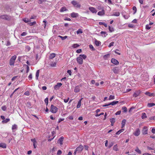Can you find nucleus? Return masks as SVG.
Listing matches in <instances>:
<instances>
[{
  "instance_id": "54",
  "label": "nucleus",
  "mask_w": 155,
  "mask_h": 155,
  "mask_svg": "<svg viewBox=\"0 0 155 155\" xmlns=\"http://www.w3.org/2000/svg\"><path fill=\"white\" fill-rule=\"evenodd\" d=\"M25 48L28 50V51H29L31 49L30 47L28 45L26 46H25Z\"/></svg>"
},
{
  "instance_id": "3",
  "label": "nucleus",
  "mask_w": 155,
  "mask_h": 155,
  "mask_svg": "<svg viewBox=\"0 0 155 155\" xmlns=\"http://www.w3.org/2000/svg\"><path fill=\"white\" fill-rule=\"evenodd\" d=\"M58 108L53 105H51L50 111L53 113H55L58 111Z\"/></svg>"
},
{
  "instance_id": "14",
  "label": "nucleus",
  "mask_w": 155,
  "mask_h": 155,
  "mask_svg": "<svg viewBox=\"0 0 155 155\" xmlns=\"http://www.w3.org/2000/svg\"><path fill=\"white\" fill-rule=\"evenodd\" d=\"M113 71L115 74H118L119 71V69L117 67H115L113 69Z\"/></svg>"
},
{
  "instance_id": "42",
  "label": "nucleus",
  "mask_w": 155,
  "mask_h": 155,
  "mask_svg": "<svg viewBox=\"0 0 155 155\" xmlns=\"http://www.w3.org/2000/svg\"><path fill=\"white\" fill-rule=\"evenodd\" d=\"M79 56L84 59H85L87 57L86 55L85 54H80Z\"/></svg>"
},
{
  "instance_id": "46",
  "label": "nucleus",
  "mask_w": 155,
  "mask_h": 155,
  "mask_svg": "<svg viewBox=\"0 0 155 155\" xmlns=\"http://www.w3.org/2000/svg\"><path fill=\"white\" fill-rule=\"evenodd\" d=\"M133 10L134 11V14L137 12V8H136V7L135 6H134L133 7Z\"/></svg>"
},
{
  "instance_id": "8",
  "label": "nucleus",
  "mask_w": 155,
  "mask_h": 155,
  "mask_svg": "<svg viewBox=\"0 0 155 155\" xmlns=\"http://www.w3.org/2000/svg\"><path fill=\"white\" fill-rule=\"evenodd\" d=\"M62 85V84L61 83H57V84L55 85L54 87V89L56 90H58L59 89Z\"/></svg>"
},
{
  "instance_id": "9",
  "label": "nucleus",
  "mask_w": 155,
  "mask_h": 155,
  "mask_svg": "<svg viewBox=\"0 0 155 155\" xmlns=\"http://www.w3.org/2000/svg\"><path fill=\"white\" fill-rule=\"evenodd\" d=\"M70 15L71 17L73 18H77L79 16V14L78 13H76L74 12L71 13Z\"/></svg>"
},
{
  "instance_id": "24",
  "label": "nucleus",
  "mask_w": 155,
  "mask_h": 155,
  "mask_svg": "<svg viewBox=\"0 0 155 155\" xmlns=\"http://www.w3.org/2000/svg\"><path fill=\"white\" fill-rule=\"evenodd\" d=\"M122 109L124 113H126L127 111V108L126 107H123L122 108Z\"/></svg>"
},
{
  "instance_id": "57",
  "label": "nucleus",
  "mask_w": 155,
  "mask_h": 155,
  "mask_svg": "<svg viewBox=\"0 0 155 155\" xmlns=\"http://www.w3.org/2000/svg\"><path fill=\"white\" fill-rule=\"evenodd\" d=\"M62 152L61 150H59L57 152V155H61V154Z\"/></svg>"
},
{
  "instance_id": "29",
  "label": "nucleus",
  "mask_w": 155,
  "mask_h": 155,
  "mask_svg": "<svg viewBox=\"0 0 155 155\" xmlns=\"http://www.w3.org/2000/svg\"><path fill=\"white\" fill-rule=\"evenodd\" d=\"M155 105V104L154 103H149L148 104L147 106L149 107H151Z\"/></svg>"
},
{
  "instance_id": "19",
  "label": "nucleus",
  "mask_w": 155,
  "mask_h": 155,
  "mask_svg": "<svg viewBox=\"0 0 155 155\" xmlns=\"http://www.w3.org/2000/svg\"><path fill=\"white\" fill-rule=\"evenodd\" d=\"M83 99V98H81L80 100L79 101H78V104L77 105V108H79V107H81V100H82V99Z\"/></svg>"
},
{
  "instance_id": "55",
  "label": "nucleus",
  "mask_w": 155,
  "mask_h": 155,
  "mask_svg": "<svg viewBox=\"0 0 155 155\" xmlns=\"http://www.w3.org/2000/svg\"><path fill=\"white\" fill-rule=\"evenodd\" d=\"M26 67H27L26 68V73H28L29 71V68L28 65H26Z\"/></svg>"
},
{
  "instance_id": "39",
  "label": "nucleus",
  "mask_w": 155,
  "mask_h": 155,
  "mask_svg": "<svg viewBox=\"0 0 155 155\" xmlns=\"http://www.w3.org/2000/svg\"><path fill=\"white\" fill-rule=\"evenodd\" d=\"M101 35H104V37H105L107 35L105 31H101Z\"/></svg>"
},
{
  "instance_id": "60",
  "label": "nucleus",
  "mask_w": 155,
  "mask_h": 155,
  "mask_svg": "<svg viewBox=\"0 0 155 155\" xmlns=\"http://www.w3.org/2000/svg\"><path fill=\"white\" fill-rule=\"evenodd\" d=\"M31 140L33 143H37L36 140L35 138L31 139Z\"/></svg>"
},
{
  "instance_id": "61",
  "label": "nucleus",
  "mask_w": 155,
  "mask_h": 155,
  "mask_svg": "<svg viewBox=\"0 0 155 155\" xmlns=\"http://www.w3.org/2000/svg\"><path fill=\"white\" fill-rule=\"evenodd\" d=\"M135 107H132L131 108H130V109L129 110V113L131 112L132 111V110L134 109Z\"/></svg>"
},
{
  "instance_id": "25",
  "label": "nucleus",
  "mask_w": 155,
  "mask_h": 155,
  "mask_svg": "<svg viewBox=\"0 0 155 155\" xmlns=\"http://www.w3.org/2000/svg\"><path fill=\"white\" fill-rule=\"evenodd\" d=\"M120 13L118 12H114L113 13V15L116 16H118L120 15Z\"/></svg>"
},
{
  "instance_id": "1",
  "label": "nucleus",
  "mask_w": 155,
  "mask_h": 155,
  "mask_svg": "<svg viewBox=\"0 0 155 155\" xmlns=\"http://www.w3.org/2000/svg\"><path fill=\"white\" fill-rule=\"evenodd\" d=\"M0 18L7 21H10L12 20V17L9 15L5 14L0 15Z\"/></svg>"
},
{
  "instance_id": "17",
  "label": "nucleus",
  "mask_w": 155,
  "mask_h": 155,
  "mask_svg": "<svg viewBox=\"0 0 155 155\" xmlns=\"http://www.w3.org/2000/svg\"><path fill=\"white\" fill-rule=\"evenodd\" d=\"M64 137H61L58 140V142H59L60 143L61 145H62L63 144V141L64 140Z\"/></svg>"
},
{
  "instance_id": "12",
  "label": "nucleus",
  "mask_w": 155,
  "mask_h": 155,
  "mask_svg": "<svg viewBox=\"0 0 155 155\" xmlns=\"http://www.w3.org/2000/svg\"><path fill=\"white\" fill-rule=\"evenodd\" d=\"M80 86H79L78 85L76 86L75 87V88L74 89V92L75 93H77L80 91Z\"/></svg>"
},
{
  "instance_id": "7",
  "label": "nucleus",
  "mask_w": 155,
  "mask_h": 155,
  "mask_svg": "<svg viewBox=\"0 0 155 155\" xmlns=\"http://www.w3.org/2000/svg\"><path fill=\"white\" fill-rule=\"evenodd\" d=\"M148 128L147 127H144L142 130V132L143 134L145 135L147 134Z\"/></svg>"
},
{
  "instance_id": "58",
  "label": "nucleus",
  "mask_w": 155,
  "mask_h": 155,
  "mask_svg": "<svg viewBox=\"0 0 155 155\" xmlns=\"http://www.w3.org/2000/svg\"><path fill=\"white\" fill-rule=\"evenodd\" d=\"M24 94L27 96H29L30 95L29 92L28 91H26L25 93Z\"/></svg>"
},
{
  "instance_id": "43",
  "label": "nucleus",
  "mask_w": 155,
  "mask_h": 155,
  "mask_svg": "<svg viewBox=\"0 0 155 155\" xmlns=\"http://www.w3.org/2000/svg\"><path fill=\"white\" fill-rule=\"evenodd\" d=\"M89 46L90 48L92 50V51H94L95 50V49L94 48V47L92 45H90Z\"/></svg>"
},
{
  "instance_id": "26",
  "label": "nucleus",
  "mask_w": 155,
  "mask_h": 155,
  "mask_svg": "<svg viewBox=\"0 0 155 155\" xmlns=\"http://www.w3.org/2000/svg\"><path fill=\"white\" fill-rule=\"evenodd\" d=\"M124 130V129H122L118 130L117 132H116V135L119 134L121 132H123Z\"/></svg>"
},
{
  "instance_id": "23",
  "label": "nucleus",
  "mask_w": 155,
  "mask_h": 155,
  "mask_svg": "<svg viewBox=\"0 0 155 155\" xmlns=\"http://www.w3.org/2000/svg\"><path fill=\"white\" fill-rule=\"evenodd\" d=\"M140 94V92L137 91L136 92L134 93L133 94V96L134 97H137Z\"/></svg>"
},
{
  "instance_id": "5",
  "label": "nucleus",
  "mask_w": 155,
  "mask_h": 155,
  "mask_svg": "<svg viewBox=\"0 0 155 155\" xmlns=\"http://www.w3.org/2000/svg\"><path fill=\"white\" fill-rule=\"evenodd\" d=\"M77 61L79 64H82L83 63V60L81 57L79 56L77 58Z\"/></svg>"
},
{
  "instance_id": "2",
  "label": "nucleus",
  "mask_w": 155,
  "mask_h": 155,
  "mask_svg": "<svg viewBox=\"0 0 155 155\" xmlns=\"http://www.w3.org/2000/svg\"><path fill=\"white\" fill-rule=\"evenodd\" d=\"M16 58V55H14L11 58L9 61V65L10 66H14L15 61V60Z\"/></svg>"
},
{
  "instance_id": "45",
  "label": "nucleus",
  "mask_w": 155,
  "mask_h": 155,
  "mask_svg": "<svg viewBox=\"0 0 155 155\" xmlns=\"http://www.w3.org/2000/svg\"><path fill=\"white\" fill-rule=\"evenodd\" d=\"M111 123H114L115 121V119L114 118L110 119V120Z\"/></svg>"
},
{
  "instance_id": "50",
  "label": "nucleus",
  "mask_w": 155,
  "mask_h": 155,
  "mask_svg": "<svg viewBox=\"0 0 155 155\" xmlns=\"http://www.w3.org/2000/svg\"><path fill=\"white\" fill-rule=\"evenodd\" d=\"M48 98L47 97L45 100V103H46L47 105H48Z\"/></svg>"
},
{
  "instance_id": "62",
  "label": "nucleus",
  "mask_w": 155,
  "mask_h": 155,
  "mask_svg": "<svg viewBox=\"0 0 155 155\" xmlns=\"http://www.w3.org/2000/svg\"><path fill=\"white\" fill-rule=\"evenodd\" d=\"M64 120V118H60L59 119L58 121V123H60L61 121H63Z\"/></svg>"
},
{
  "instance_id": "13",
  "label": "nucleus",
  "mask_w": 155,
  "mask_h": 155,
  "mask_svg": "<svg viewBox=\"0 0 155 155\" xmlns=\"http://www.w3.org/2000/svg\"><path fill=\"white\" fill-rule=\"evenodd\" d=\"M89 9L93 13H96L97 12V11L95 8L93 7H89Z\"/></svg>"
},
{
  "instance_id": "40",
  "label": "nucleus",
  "mask_w": 155,
  "mask_h": 155,
  "mask_svg": "<svg viewBox=\"0 0 155 155\" xmlns=\"http://www.w3.org/2000/svg\"><path fill=\"white\" fill-rule=\"evenodd\" d=\"M109 56H110L109 54H107L104 55V56L103 57H104V59L105 60H106L109 57Z\"/></svg>"
},
{
  "instance_id": "15",
  "label": "nucleus",
  "mask_w": 155,
  "mask_h": 155,
  "mask_svg": "<svg viewBox=\"0 0 155 155\" xmlns=\"http://www.w3.org/2000/svg\"><path fill=\"white\" fill-rule=\"evenodd\" d=\"M94 43L96 46H98L100 45L101 42L100 41H98L94 38Z\"/></svg>"
},
{
  "instance_id": "38",
  "label": "nucleus",
  "mask_w": 155,
  "mask_h": 155,
  "mask_svg": "<svg viewBox=\"0 0 155 155\" xmlns=\"http://www.w3.org/2000/svg\"><path fill=\"white\" fill-rule=\"evenodd\" d=\"M58 37L60 38H61V40H63L66 39L67 37V36H65L64 37H63L60 35H58Z\"/></svg>"
},
{
  "instance_id": "41",
  "label": "nucleus",
  "mask_w": 155,
  "mask_h": 155,
  "mask_svg": "<svg viewBox=\"0 0 155 155\" xmlns=\"http://www.w3.org/2000/svg\"><path fill=\"white\" fill-rule=\"evenodd\" d=\"M19 87H18V88H16V89H15L14 90V92L10 95V97H12L13 95L14 94L15 92L16 91H17L19 89Z\"/></svg>"
},
{
  "instance_id": "6",
  "label": "nucleus",
  "mask_w": 155,
  "mask_h": 155,
  "mask_svg": "<svg viewBox=\"0 0 155 155\" xmlns=\"http://www.w3.org/2000/svg\"><path fill=\"white\" fill-rule=\"evenodd\" d=\"M83 149V147L82 145H80L76 149V151H77L78 153H79Z\"/></svg>"
},
{
  "instance_id": "63",
  "label": "nucleus",
  "mask_w": 155,
  "mask_h": 155,
  "mask_svg": "<svg viewBox=\"0 0 155 155\" xmlns=\"http://www.w3.org/2000/svg\"><path fill=\"white\" fill-rule=\"evenodd\" d=\"M11 45V43L9 41H7L6 45L7 46H9Z\"/></svg>"
},
{
  "instance_id": "64",
  "label": "nucleus",
  "mask_w": 155,
  "mask_h": 155,
  "mask_svg": "<svg viewBox=\"0 0 155 155\" xmlns=\"http://www.w3.org/2000/svg\"><path fill=\"white\" fill-rule=\"evenodd\" d=\"M128 27L129 28H133L134 27V25L132 24H130L128 25Z\"/></svg>"
},
{
  "instance_id": "51",
  "label": "nucleus",
  "mask_w": 155,
  "mask_h": 155,
  "mask_svg": "<svg viewBox=\"0 0 155 155\" xmlns=\"http://www.w3.org/2000/svg\"><path fill=\"white\" fill-rule=\"evenodd\" d=\"M114 42H112L111 43H110L108 46V47L109 48L111 46H113L114 45Z\"/></svg>"
},
{
  "instance_id": "27",
  "label": "nucleus",
  "mask_w": 155,
  "mask_h": 155,
  "mask_svg": "<svg viewBox=\"0 0 155 155\" xmlns=\"http://www.w3.org/2000/svg\"><path fill=\"white\" fill-rule=\"evenodd\" d=\"M67 9H66L65 7H62L60 9V12H63L65 11H67Z\"/></svg>"
},
{
  "instance_id": "52",
  "label": "nucleus",
  "mask_w": 155,
  "mask_h": 155,
  "mask_svg": "<svg viewBox=\"0 0 155 155\" xmlns=\"http://www.w3.org/2000/svg\"><path fill=\"white\" fill-rule=\"evenodd\" d=\"M79 46V45L77 44H73V46L74 48H76Z\"/></svg>"
},
{
  "instance_id": "47",
  "label": "nucleus",
  "mask_w": 155,
  "mask_h": 155,
  "mask_svg": "<svg viewBox=\"0 0 155 155\" xmlns=\"http://www.w3.org/2000/svg\"><path fill=\"white\" fill-rule=\"evenodd\" d=\"M1 109L3 111H5L6 110L7 107L5 106H4L1 107Z\"/></svg>"
},
{
  "instance_id": "18",
  "label": "nucleus",
  "mask_w": 155,
  "mask_h": 155,
  "mask_svg": "<svg viewBox=\"0 0 155 155\" xmlns=\"http://www.w3.org/2000/svg\"><path fill=\"white\" fill-rule=\"evenodd\" d=\"M126 120L125 119H124L122 120L121 123V127L123 128L125 126V125L126 124Z\"/></svg>"
},
{
  "instance_id": "53",
  "label": "nucleus",
  "mask_w": 155,
  "mask_h": 155,
  "mask_svg": "<svg viewBox=\"0 0 155 155\" xmlns=\"http://www.w3.org/2000/svg\"><path fill=\"white\" fill-rule=\"evenodd\" d=\"M56 65V63L55 62L52 63L50 64L51 66V67H55Z\"/></svg>"
},
{
  "instance_id": "32",
  "label": "nucleus",
  "mask_w": 155,
  "mask_h": 155,
  "mask_svg": "<svg viewBox=\"0 0 155 155\" xmlns=\"http://www.w3.org/2000/svg\"><path fill=\"white\" fill-rule=\"evenodd\" d=\"M135 150L139 154H141V151L139 149L138 147L136 148Z\"/></svg>"
},
{
  "instance_id": "31",
  "label": "nucleus",
  "mask_w": 155,
  "mask_h": 155,
  "mask_svg": "<svg viewBox=\"0 0 155 155\" xmlns=\"http://www.w3.org/2000/svg\"><path fill=\"white\" fill-rule=\"evenodd\" d=\"M23 20L25 23H28L29 22L31 21L30 19H28V18H24L23 19Z\"/></svg>"
},
{
  "instance_id": "21",
  "label": "nucleus",
  "mask_w": 155,
  "mask_h": 155,
  "mask_svg": "<svg viewBox=\"0 0 155 155\" xmlns=\"http://www.w3.org/2000/svg\"><path fill=\"white\" fill-rule=\"evenodd\" d=\"M39 74V70H38L36 72V80H38V77Z\"/></svg>"
},
{
  "instance_id": "49",
  "label": "nucleus",
  "mask_w": 155,
  "mask_h": 155,
  "mask_svg": "<svg viewBox=\"0 0 155 155\" xmlns=\"http://www.w3.org/2000/svg\"><path fill=\"white\" fill-rule=\"evenodd\" d=\"M46 0H38V3L39 4H41L43 2H45Z\"/></svg>"
},
{
  "instance_id": "20",
  "label": "nucleus",
  "mask_w": 155,
  "mask_h": 155,
  "mask_svg": "<svg viewBox=\"0 0 155 155\" xmlns=\"http://www.w3.org/2000/svg\"><path fill=\"white\" fill-rule=\"evenodd\" d=\"M0 147L4 148H5L6 147V145L5 143H0Z\"/></svg>"
},
{
  "instance_id": "59",
  "label": "nucleus",
  "mask_w": 155,
  "mask_h": 155,
  "mask_svg": "<svg viewBox=\"0 0 155 155\" xmlns=\"http://www.w3.org/2000/svg\"><path fill=\"white\" fill-rule=\"evenodd\" d=\"M27 33L26 32H24L22 34H21V36H25L26 35Z\"/></svg>"
},
{
  "instance_id": "11",
  "label": "nucleus",
  "mask_w": 155,
  "mask_h": 155,
  "mask_svg": "<svg viewBox=\"0 0 155 155\" xmlns=\"http://www.w3.org/2000/svg\"><path fill=\"white\" fill-rule=\"evenodd\" d=\"M111 62L115 65H117L119 64V62L117 60L114 58L111 59Z\"/></svg>"
},
{
  "instance_id": "22",
  "label": "nucleus",
  "mask_w": 155,
  "mask_h": 155,
  "mask_svg": "<svg viewBox=\"0 0 155 155\" xmlns=\"http://www.w3.org/2000/svg\"><path fill=\"white\" fill-rule=\"evenodd\" d=\"M56 56V54L55 53L51 54L49 56V58L52 59L54 58Z\"/></svg>"
},
{
  "instance_id": "16",
  "label": "nucleus",
  "mask_w": 155,
  "mask_h": 155,
  "mask_svg": "<svg viewBox=\"0 0 155 155\" xmlns=\"http://www.w3.org/2000/svg\"><path fill=\"white\" fill-rule=\"evenodd\" d=\"M104 14L105 11L104 9H102L101 11L97 13L98 15L100 16H102L103 15H104Z\"/></svg>"
},
{
  "instance_id": "34",
  "label": "nucleus",
  "mask_w": 155,
  "mask_h": 155,
  "mask_svg": "<svg viewBox=\"0 0 155 155\" xmlns=\"http://www.w3.org/2000/svg\"><path fill=\"white\" fill-rule=\"evenodd\" d=\"M76 33L77 34H81L83 33V31L81 29H79L77 31Z\"/></svg>"
},
{
  "instance_id": "44",
  "label": "nucleus",
  "mask_w": 155,
  "mask_h": 155,
  "mask_svg": "<svg viewBox=\"0 0 155 155\" xmlns=\"http://www.w3.org/2000/svg\"><path fill=\"white\" fill-rule=\"evenodd\" d=\"M115 98V97L114 95H110L109 96V100H113Z\"/></svg>"
},
{
  "instance_id": "30",
  "label": "nucleus",
  "mask_w": 155,
  "mask_h": 155,
  "mask_svg": "<svg viewBox=\"0 0 155 155\" xmlns=\"http://www.w3.org/2000/svg\"><path fill=\"white\" fill-rule=\"evenodd\" d=\"M10 121V119L9 118H7L5 120H4L2 121V123H7Z\"/></svg>"
},
{
  "instance_id": "37",
  "label": "nucleus",
  "mask_w": 155,
  "mask_h": 155,
  "mask_svg": "<svg viewBox=\"0 0 155 155\" xmlns=\"http://www.w3.org/2000/svg\"><path fill=\"white\" fill-rule=\"evenodd\" d=\"M109 29L110 32H112L114 31V29L112 27H111L110 26H109Z\"/></svg>"
},
{
  "instance_id": "28",
  "label": "nucleus",
  "mask_w": 155,
  "mask_h": 155,
  "mask_svg": "<svg viewBox=\"0 0 155 155\" xmlns=\"http://www.w3.org/2000/svg\"><path fill=\"white\" fill-rule=\"evenodd\" d=\"M118 146L117 144H116L113 147V150H114L117 151L118 150V149L117 148Z\"/></svg>"
},
{
  "instance_id": "36",
  "label": "nucleus",
  "mask_w": 155,
  "mask_h": 155,
  "mask_svg": "<svg viewBox=\"0 0 155 155\" xmlns=\"http://www.w3.org/2000/svg\"><path fill=\"white\" fill-rule=\"evenodd\" d=\"M36 24V22L35 21H34L33 22H29V23H28V24L29 26H31L33 25H35Z\"/></svg>"
},
{
  "instance_id": "4",
  "label": "nucleus",
  "mask_w": 155,
  "mask_h": 155,
  "mask_svg": "<svg viewBox=\"0 0 155 155\" xmlns=\"http://www.w3.org/2000/svg\"><path fill=\"white\" fill-rule=\"evenodd\" d=\"M71 3L73 5V6L77 8H80L81 7V5L77 2V1L73 0L71 2Z\"/></svg>"
},
{
  "instance_id": "56",
  "label": "nucleus",
  "mask_w": 155,
  "mask_h": 155,
  "mask_svg": "<svg viewBox=\"0 0 155 155\" xmlns=\"http://www.w3.org/2000/svg\"><path fill=\"white\" fill-rule=\"evenodd\" d=\"M145 94L146 95L149 96H151V94H150V93L148 92H146Z\"/></svg>"
},
{
  "instance_id": "48",
  "label": "nucleus",
  "mask_w": 155,
  "mask_h": 155,
  "mask_svg": "<svg viewBox=\"0 0 155 155\" xmlns=\"http://www.w3.org/2000/svg\"><path fill=\"white\" fill-rule=\"evenodd\" d=\"M17 129V126L16 124H14L12 126V130L16 129Z\"/></svg>"
},
{
  "instance_id": "33",
  "label": "nucleus",
  "mask_w": 155,
  "mask_h": 155,
  "mask_svg": "<svg viewBox=\"0 0 155 155\" xmlns=\"http://www.w3.org/2000/svg\"><path fill=\"white\" fill-rule=\"evenodd\" d=\"M119 102L118 101H113L111 103H110V105H114L115 104H117Z\"/></svg>"
},
{
  "instance_id": "10",
  "label": "nucleus",
  "mask_w": 155,
  "mask_h": 155,
  "mask_svg": "<svg viewBox=\"0 0 155 155\" xmlns=\"http://www.w3.org/2000/svg\"><path fill=\"white\" fill-rule=\"evenodd\" d=\"M140 134V131L139 128H137L134 133L133 134L136 136H138Z\"/></svg>"
},
{
  "instance_id": "35",
  "label": "nucleus",
  "mask_w": 155,
  "mask_h": 155,
  "mask_svg": "<svg viewBox=\"0 0 155 155\" xmlns=\"http://www.w3.org/2000/svg\"><path fill=\"white\" fill-rule=\"evenodd\" d=\"M147 117V116H146V114L145 113H143L142 114V115L141 116V118L142 119H143L144 118H146Z\"/></svg>"
}]
</instances>
